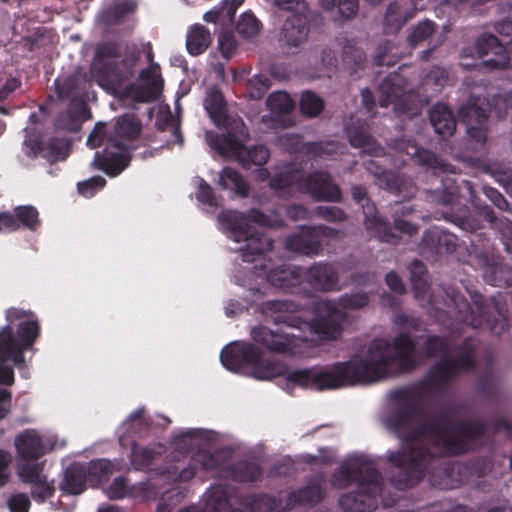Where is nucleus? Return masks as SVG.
Masks as SVG:
<instances>
[{
  "instance_id": "49530a36",
  "label": "nucleus",
  "mask_w": 512,
  "mask_h": 512,
  "mask_svg": "<svg viewBox=\"0 0 512 512\" xmlns=\"http://www.w3.org/2000/svg\"><path fill=\"white\" fill-rule=\"evenodd\" d=\"M410 281L417 298H424L428 292L429 284L427 282V268L425 264L418 259H414L409 264Z\"/></svg>"
},
{
  "instance_id": "052dcab7",
  "label": "nucleus",
  "mask_w": 512,
  "mask_h": 512,
  "mask_svg": "<svg viewBox=\"0 0 512 512\" xmlns=\"http://www.w3.org/2000/svg\"><path fill=\"white\" fill-rule=\"evenodd\" d=\"M369 297L366 292L345 293L339 296L338 305L343 309L359 310L367 306Z\"/></svg>"
},
{
  "instance_id": "e2e57ef3",
  "label": "nucleus",
  "mask_w": 512,
  "mask_h": 512,
  "mask_svg": "<svg viewBox=\"0 0 512 512\" xmlns=\"http://www.w3.org/2000/svg\"><path fill=\"white\" fill-rule=\"evenodd\" d=\"M106 185V179L102 176H93L77 184V190L80 195L91 198Z\"/></svg>"
},
{
  "instance_id": "3c124183",
  "label": "nucleus",
  "mask_w": 512,
  "mask_h": 512,
  "mask_svg": "<svg viewBox=\"0 0 512 512\" xmlns=\"http://www.w3.org/2000/svg\"><path fill=\"white\" fill-rule=\"evenodd\" d=\"M261 26V22L256 16L247 11L240 16L236 24V31L243 38H252L260 32Z\"/></svg>"
},
{
  "instance_id": "79ce46f5",
  "label": "nucleus",
  "mask_w": 512,
  "mask_h": 512,
  "mask_svg": "<svg viewBox=\"0 0 512 512\" xmlns=\"http://www.w3.org/2000/svg\"><path fill=\"white\" fill-rule=\"evenodd\" d=\"M419 355L424 358L445 357L451 353V346L446 337L440 335H428L419 348Z\"/></svg>"
},
{
  "instance_id": "2f4dec72",
  "label": "nucleus",
  "mask_w": 512,
  "mask_h": 512,
  "mask_svg": "<svg viewBox=\"0 0 512 512\" xmlns=\"http://www.w3.org/2000/svg\"><path fill=\"white\" fill-rule=\"evenodd\" d=\"M163 453V446L161 444L152 446H143L136 441H132L130 462L135 470L146 471L154 464L157 458H160Z\"/></svg>"
},
{
  "instance_id": "dca6fc26",
  "label": "nucleus",
  "mask_w": 512,
  "mask_h": 512,
  "mask_svg": "<svg viewBox=\"0 0 512 512\" xmlns=\"http://www.w3.org/2000/svg\"><path fill=\"white\" fill-rule=\"evenodd\" d=\"M24 153L30 158L41 156L49 163L65 160L70 152V142L65 138L52 137L44 142L37 136L24 140Z\"/></svg>"
},
{
  "instance_id": "5701e85b",
  "label": "nucleus",
  "mask_w": 512,
  "mask_h": 512,
  "mask_svg": "<svg viewBox=\"0 0 512 512\" xmlns=\"http://www.w3.org/2000/svg\"><path fill=\"white\" fill-rule=\"evenodd\" d=\"M324 483V474L311 478L305 486L288 494L285 509L291 510L296 506L311 507L320 503L326 495Z\"/></svg>"
},
{
  "instance_id": "6e6d98bb",
  "label": "nucleus",
  "mask_w": 512,
  "mask_h": 512,
  "mask_svg": "<svg viewBox=\"0 0 512 512\" xmlns=\"http://www.w3.org/2000/svg\"><path fill=\"white\" fill-rule=\"evenodd\" d=\"M436 24L431 20L419 22L408 35V43L415 47L430 38L435 32Z\"/></svg>"
},
{
  "instance_id": "72a5a7b5",
  "label": "nucleus",
  "mask_w": 512,
  "mask_h": 512,
  "mask_svg": "<svg viewBox=\"0 0 512 512\" xmlns=\"http://www.w3.org/2000/svg\"><path fill=\"white\" fill-rule=\"evenodd\" d=\"M483 277L492 286H512V267L501 258L486 259Z\"/></svg>"
},
{
  "instance_id": "4468645a",
  "label": "nucleus",
  "mask_w": 512,
  "mask_h": 512,
  "mask_svg": "<svg viewBox=\"0 0 512 512\" xmlns=\"http://www.w3.org/2000/svg\"><path fill=\"white\" fill-rule=\"evenodd\" d=\"M298 191L310 195L318 202L339 203L343 198L341 188L333 181L331 174L325 171H313L301 176Z\"/></svg>"
},
{
  "instance_id": "f03ea898",
  "label": "nucleus",
  "mask_w": 512,
  "mask_h": 512,
  "mask_svg": "<svg viewBox=\"0 0 512 512\" xmlns=\"http://www.w3.org/2000/svg\"><path fill=\"white\" fill-rule=\"evenodd\" d=\"M300 305L292 300H267L261 304L262 314L271 319L276 330L260 325L253 327L251 337L255 343L235 341L225 346L220 353L222 365L235 373L249 372L257 380H271L285 373V367L272 360L264 359V352L257 344L277 354L294 355L306 342V337L294 334L288 329L300 332L306 329L322 340H336L342 334V324L347 314L334 303H326V315L307 321L298 315Z\"/></svg>"
},
{
  "instance_id": "774afa93",
  "label": "nucleus",
  "mask_w": 512,
  "mask_h": 512,
  "mask_svg": "<svg viewBox=\"0 0 512 512\" xmlns=\"http://www.w3.org/2000/svg\"><path fill=\"white\" fill-rule=\"evenodd\" d=\"M196 199L210 207H217L218 202L214 189L204 179H199L198 190L196 193Z\"/></svg>"
},
{
  "instance_id": "ea45409f",
  "label": "nucleus",
  "mask_w": 512,
  "mask_h": 512,
  "mask_svg": "<svg viewBox=\"0 0 512 512\" xmlns=\"http://www.w3.org/2000/svg\"><path fill=\"white\" fill-rule=\"evenodd\" d=\"M219 186L224 190H232L240 197H247L249 184L243 176L231 167H224L219 174Z\"/></svg>"
},
{
  "instance_id": "0eeeda50",
  "label": "nucleus",
  "mask_w": 512,
  "mask_h": 512,
  "mask_svg": "<svg viewBox=\"0 0 512 512\" xmlns=\"http://www.w3.org/2000/svg\"><path fill=\"white\" fill-rule=\"evenodd\" d=\"M218 220L233 241L245 242L240 248L244 262H254L256 258L273 248V240L265 232L258 231L249 225L247 220L269 228H280L285 224L278 211L271 210L269 213H264L258 208L249 209L246 215L234 210H224L219 213Z\"/></svg>"
},
{
  "instance_id": "c85d7f7f",
  "label": "nucleus",
  "mask_w": 512,
  "mask_h": 512,
  "mask_svg": "<svg viewBox=\"0 0 512 512\" xmlns=\"http://www.w3.org/2000/svg\"><path fill=\"white\" fill-rule=\"evenodd\" d=\"M87 113V107L84 102L73 99L68 109L61 112L55 119L54 126L57 130L67 132H78L81 128L82 120Z\"/></svg>"
},
{
  "instance_id": "5fc2aeb1",
  "label": "nucleus",
  "mask_w": 512,
  "mask_h": 512,
  "mask_svg": "<svg viewBox=\"0 0 512 512\" xmlns=\"http://www.w3.org/2000/svg\"><path fill=\"white\" fill-rule=\"evenodd\" d=\"M270 79L265 75H255L247 81L246 92L250 99L260 100L270 88Z\"/></svg>"
},
{
  "instance_id": "c03bdc74",
  "label": "nucleus",
  "mask_w": 512,
  "mask_h": 512,
  "mask_svg": "<svg viewBox=\"0 0 512 512\" xmlns=\"http://www.w3.org/2000/svg\"><path fill=\"white\" fill-rule=\"evenodd\" d=\"M227 459L228 454L224 450H199L192 456V462L205 471L222 469Z\"/></svg>"
},
{
  "instance_id": "c9c22d12",
  "label": "nucleus",
  "mask_w": 512,
  "mask_h": 512,
  "mask_svg": "<svg viewBox=\"0 0 512 512\" xmlns=\"http://www.w3.org/2000/svg\"><path fill=\"white\" fill-rule=\"evenodd\" d=\"M405 85L404 77L397 72L391 73L384 78L378 86L380 106L387 107L390 103L396 102L404 92Z\"/></svg>"
},
{
  "instance_id": "7ed1b4c3",
  "label": "nucleus",
  "mask_w": 512,
  "mask_h": 512,
  "mask_svg": "<svg viewBox=\"0 0 512 512\" xmlns=\"http://www.w3.org/2000/svg\"><path fill=\"white\" fill-rule=\"evenodd\" d=\"M415 351L416 343L406 332L396 335L392 342L375 338L365 357L354 355L332 365L294 369L286 374V381L288 385L316 391L373 383L387 377L395 362L399 372L413 371L418 365Z\"/></svg>"
},
{
  "instance_id": "473e14b6",
  "label": "nucleus",
  "mask_w": 512,
  "mask_h": 512,
  "mask_svg": "<svg viewBox=\"0 0 512 512\" xmlns=\"http://www.w3.org/2000/svg\"><path fill=\"white\" fill-rule=\"evenodd\" d=\"M88 480L86 465L73 463L66 468L60 489L70 495L81 494L85 490Z\"/></svg>"
},
{
  "instance_id": "7c9ffc66",
  "label": "nucleus",
  "mask_w": 512,
  "mask_h": 512,
  "mask_svg": "<svg viewBox=\"0 0 512 512\" xmlns=\"http://www.w3.org/2000/svg\"><path fill=\"white\" fill-rule=\"evenodd\" d=\"M91 74L102 88L120 87L129 79L115 63L92 64Z\"/></svg>"
},
{
  "instance_id": "a878e982",
  "label": "nucleus",
  "mask_w": 512,
  "mask_h": 512,
  "mask_svg": "<svg viewBox=\"0 0 512 512\" xmlns=\"http://www.w3.org/2000/svg\"><path fill=\"white\" fill-rule=\"evenodd\" d=\"M309 25L306 16L294 13L289 16L282 28L284 42L292 47H299L307 41Z\"/></svg>"
},
{
  "instance_id": "393cba45",
  "label": "nucleus",
  "mask_w": 512,
  "mask_h": 512,
  "mask_svg": "<svg viewBox=\"0 0 512 512\" xmlns=\"http://www.w3.org/2000/svg\"><path fill=\"white\" fill-rule=\"evenodd\" d=\"M309 229H313L312 225H301L296 233L287 236L285 241L287 250L309 257L321 254L322 241Z\"/></svg>"
},
{
  "instance_id": "4be33fe9",
  "label": "nucleus",
  "mask_w": 512,
  "mask_h": 512,
  "mask_svg": "<svg viewBox=\"0 0 512 512\" xmlns=\"http://www.w3.org/2000/svg\"><path fill=\"white\" fill-rule=\"evenodd\" d=\"M344 131L351 146L361 148L362 152L371 156L379 157L383 154V148L367 132L365 121L352 116L345 123Z\"/></svg>"
},
{
  "instance_id": "603ef678",
  "label": "nucleus",
  "mask_w": 512,
  "mask_h": 512,
  "mask_svg": "<svg viewBox=\"0 0 512 512\" xmlns=\"http://www.w3.org/2000/svg\"><path fill=\"white\" fill-rule=\"evenodd\" d=\"M300 111L308 117L319 115L324 109V101L312 91H305L300 99Z\"/></svg>"
},
{
  "instance_id": "a18cd8bd",
  "label": "nucleus",
  "mask_w": 512,
  "mask_h": 512,
  "mask_svg": "<svg viewBox=\"0 0 512 512\" xmlns=\"http://www.w3.org/2000/svg\"><path fill=\"white\" fill-rule=\"evenodd\" d=\"M412 17L410 14H403L401 6L397 1L391 2L384 15V32L386 34L398 33L404 24Z\"/></svg>"
},
{
  "instance_id": "1a4fd4ad",
  "label": "nucleus",
  "mask_w": 512,
  "mask_h": 512,
  "mask_svg": "<svg viewBox=\"0 0 512 512\" xmlns=\"http://www.w3.org/2000/svg\"><path fill=\"white\" fill-rule=\"evenodd\" d=\"M248 137V129L241 119L235 120L231 131L224 134L208 132V145L220 156L237 160L242 167L250 169L252 165L262 166L270 158L269 149L263 144L247 148L243 142Z\"/></svg>"
},
{
  "instance_id": "09e8293b",
  "label": "nucleus",
  "mask_w": 512,
  "mask_h": 512,
  "mask_svg": "<svg viewBox=\"0 0 512 512\" xmlns=\"http://www.w3.org/2000/svg\"><path fill=\"white\" fill-rule=\"evenodd\" d=\"M267 107L276 114H288L295 108V102L287 92L271 93L266 99Z\"/></svg>"
},
{
  "instance_id": "9b49d317",
  "label": "nucleus",
  "mask_w": 512,
  "mask_h": 512,
  "mask_svg": "<svg viewBox=\"0 0 512 512\" xmlns=\"http://www.w3.org/2000/svg\"><path fill=\"white\" fill-rule=\"evenodd\" d=\"M492 106L497 117L504 118L507 109H512V89L503 95H495L492 103L488 101L480 105L477 102H469L459 109L460 120L465 124L469 137L477 143L483 144L487 139V121Z\"/></svg>"
},
{
  "instance_id": "cd10ccee",
  "label": "nucleus",
  "mask_w": 512,
  "mask_h": 512,
  "mask_svg": "<svg viewBox=\"0 0 512 512\" xmlns=\"http://www.w3.org/2000/svg\"><path fill=\"white\" fill-rule=\"evenodd\" d=\"M15 447L20 459L36 461L45 453L40 435L34 430H25L15 439Z\"/></svg>"
},
{
  "instance_id": "423d86ee",
  "label": "nucleus",
  "mask_w": 512,
  "mask_h": 512,
  "mask_svg": "<svg viewBox=\"0 0 512 512\" xmlns=\"http://www.w3.org/2000/svg\"><path fill=\"white\" fill-rule=\"evenodd\" d=\"M8 324L0 330V384L14 383V368L25 365L24 352L40 335V325L31 311L9 308L5 313Z\"/></svg>"
},
{
  "instance_id": "9d476101",
  "label": "nucleus",
  "mask_w": 512,
  "mask_h": 512,
  "mask_svg": "<svg viewBox=\"0 0 512 512\" xmlns=\"http://www.w3.org/2000/svg\"><path fill=\"white\" fill-rule=\"evenodd\" d=\"M352 199L362 208L366 230L382 242L397 244L400 234L412 236L418 232V226L400 218H394V226L380 216L375 204L368 196L367 188L362 184L351 187Z\"/></svg>"
},
{
  "instance_id": "37998d69",
  "label": "nucleus",
  "mask_w": 512,
  "mask_h": 512,
  "mask_svg": "<svg viewBox=\"0 0 512 512\" xmlns=\"http://www.w3.org/2000/svg\"><path fill=\"white\" fill-rule=\"evenodd\" d=\"M206 512H231L232 508L227 489L222 485L211 487L207 493L205 507Z\"/></svg>"
},
{
  "instance_id": "6ab92c4d",
  "label": "nucleus",
  "mask_w": 512,
  "mask_h": 512,
  "mask_svg": "<svg viewBox=\"0 0 512 512\" xmlns=\"http://www.w3.org/2000/svg\"><path fill=\"white\" fill-rule=\"evenodd\" d=\"M304 287L319 292H330L337 289L339 274L334 265L317 262L303 268Z\"/></svg>"
},
{
  "instance_id": "680f3d73",
  "label": "nucleus",
  "mask_w": 512,
  "mask_h": 512,
  "mask_svg": "<svg viewBox=\"0 0 512 512\" xmlns=\"http://www.w3.org/2000/svg\"><path fill=\"white\" fill-rule=\"evenodd\" d=\"M342 60L345 64L362 67L366 61V55L362 49L355 46L351 41H346L342 50Z\"/></svg>"
},
{
  "instance_id": "20e7f679",
  "label": "nucleus",
  "mask_w": 512,
  "mask_h": 512,
  "mask_svg": "<svg viewBox=\"0 0 512 512\" xmlns=\"http://www.w3.org/2000/svg\"><path fill=\"white\" fill-rule=\"evenodd\" d=\"M336 489H346L353 483L357 489L340 496L339 506L345 512H372L378 507L382 492V477L376 464L364 457L353 456L342 462L329 479Z\"/></svg>"
},
{
  "instance_id": "0e129e2a",
  "label": "nucleus",
  "mask_w": 512,
  "mask_h": 512,
  "mask_svg": "<svg viewBox=\"0 0 512 512\" xmlns=\"http://www.w3.org/2000/svg\"><path fill=\"white\" fill-rule=\"evenodd\" d=\"M314 212L319 218L332 223H341L348 218L346 212L337 206H317Z\"/></svg>"
},
{
  "instance_id": "69168bd1",
  "label": "nucleus",
  "mask_w": 512,
  "mask_h": 512,
  "mask_svg": "<svg viewBox=\"0 0 512 512\" xmlns=\"http://www.w3.org/2000/svg\"><path fill=\"white\" fill-rule=\"evenodd\" d=\"M119 56L120 50L117 44L102 43L96 47L93 64L109 63L108 59H116Z\"/></svg>"
},
{
  "instance_id": "f704fd0d",
  "label": "nucleus",
  "mask_w": 512,
  "mask_h": 512,
  "mask_svg": "<svg viewBox=\"0 0 512 512\" xmlns=\"http://www.w3.org/2000/svg\"><path fill=\"white\" fill-rule=\"evenodd\" d=\"M240 504L251 512L287 511L285 505L275 496L267 493L247 494L241 497Z\"/></svg>"
},
{
  "instance_id": "ddd939ff",
  "label": "nucleus",
  "mask_w": 512,
  "mask_h": 512,
  "mask_svg": "<svg viewBox=\"0 0 512 512\" xmlns=\"http://www.w3.org/2000/svg\"><path fill=\"white\" fill-rule=\"evenodd\" d=\"M464 192L467 193V200L477 210L479 216L489 223H493L496 219L492 208L481 202V199L476 195L473 183L469 180H462L457 184L456 180L448 175L441 178V190L437 188L436 200L443 205H452L459 197H465Z\"/></svg>"
},
{
  "instance_id": "f3484780",
  "label": "nucleus",
  "mask_w": 512,
  "mask_h": 512,
  "mask_svg": "<svg viewBox=\"0 0 512 512\" xmlns=\"http://www.w3.org/2000/svg\"><path fill=\"white\" fill-rule=\"evenodd\" d=\"M276 145L288 153L303 152L313 158H325L338 153L339 144L335 141L306 142L298 134L285 133L276 139Z\"/></svg>"
},
{
  "instance_id": "bf43d9fd",
  "label": "nucleus",
  "mask_w": 512,
  "mask_h": 512,
  "mask_svg": "<svg viewBox=\"0 0 512 512\" xmlns=\"http://www.w3.org/2000/svg\"><path fill=\"white\" fill-rule=\"evenodd\" d=\"M204 107L211 117L221 116L225 112V101L222 92L213 88L204 101Z\"/></svg>"
},
{
  "instance_id": "f8f14e48",
  "label": "nucleus",
  "mask_w": 512,
  "mask_h": 512,
  "mask_svg": "<svg viewBox=\"0 0 512 512\" xmlns=\"http://www.w3.org/2000/svg\"><path fill=\"white\" fill-rule=\"evenodd\" d=\"M258 259L262 262L255 268L265 275L271 285L285 293L309 296V289L304 287L303 267L291 265L285 261L274 266L271 259L265 258V254L256 258Z\"/></svg>"
},
{
  "instance_id": "c756f323",
  "label": "nucleus",
  "mask_w": 512,
  "mask_h": 512,
  "mask_svg": "<svg viewBox=\"0 0 512 512\" xmlns=\"http://www.w3.org/2000/svg\"><path fill=\"white\" fill-rule=\"evenodd\" d=\"M137 3L133 0H121L103 8L98 14V22L105 27L121 24L125 17L133 14Z\"/></svg>"
},
{
  "instance_id": "a19ab883",
  "label": "nucleus",
  "mask_w": 512,
  "mask_h": 512,
  "mask_svg": "<svg viewBox=\"0 0 512 512\" xmlns=\"http://www.w3.org/2000/svg\"><path fill=\"white\" fill-rule=\"evenodd\" d=\"M211 40L210 32L205 26L201 24L193 25L186 38L188 53L192 56L204 53L209 47Z\"/></svg>"
},
{
  "instance_id": "a211bd4d",
  "label": "nucleus",
  "mask_w": 512,
  "mask_h": 512,
  "mask_svg": "<svg viewBox=\"0 0 512 512\" xmlns=\"http://www.w3.org/2000/svg\"><path fill=\"white\" fill-rule=\"evenodd\" d=\"M40 226L39 211L33 205H19L12 212H0V233L15 232L20 229L35 232Z\"/></svg>"
},
{
  "instance_id": "aec40b11",
  "label": "nucleus",
  "mask_w": 512,
  "mask_h": 512,
  "mask_svg": "<svg viewBox=\"0 0 512 512\" xmlns=\"http://www.w3.org/2000/svg\"><path fill=\"white\" fill-rule=\"evenodd\" d=\"M158 69V64H153L152 67L143 69L139 76L142 83L128 87L127 92L133 101L144 103L158 99L164 85V80Z\"/></svg>"
},
{
  "instance_id": "f257e3e1",
  "label": "nucleus",
  "mask_w": 512,
  "mask_h": 512,
  "mask_svg": "<svg viewBox=\"0 0 512 512\" xmlns=\"http://www.w3.org/2000/svg\"><path fill=\"white\" fill-rule=\"evenodd\" d=\"M476 359L461 355L446 354L435 362L427 379L391 393V406L383 419L385 427L402 443L404 450L389 451L387 461L394 470L390 475L391 484L398 490L416 486L425 476L427 468L437 459L436 454L420 443L423 437L431 439L448 456H459L470 452L475 443L485 437L486 421L472 419L459 423L451 422V407L435 412L421 424L425 395L440 391L461 372L473 370Z\"/></svg>"
},
{
  "instance_id": "6e6552de",
  "label": "nucleus",
  "mask_w": 512,
  "mask_h": 512,
  "mask_svg": "<svg viewBox=\"0 0 512 512\" xmlns=\"http://www.w3.org/2000/svg\"><path fill=\"white\" fill-rule=\"evenodd\" d=\"M472 305L458 292L447 294V313L456 321L473 328H485L492 334L500 336L509 329L506 303L496 297L488 301L483 295H471Z\"/></svg>"
},
{
  "instance_id": "8fccbe9b",
  "label": "nucleus",
  "mask_w": 512,
  "mask_h": 512,
  "mask_svg": "<svg viewBox=\"0 0 512 512\" xmlns=\"http://www.w3.org/2000/svg\"><path fill=\"white\" fill-rule=\"evenodd\" d=\"M44 462H25L18 464L17 472L21 482L25 484L36 483L46 477L43 473Z\"/></svg>"
},
{
  "instance_id": "4d7b16f0",
  "label": "nucleus",
  "mask_w": 512,
  "mask_h": 512,
  "mask_svg": "<svg viewBox=\"0 0 512 512\" xmlns=\"http://www.w3.org/2000/svg\"><path fill=\"white\" fill-rule=\"evenodd\" d=\"M86 471H88L89 480L100 483L106 480L112 473V464L106 459L92 460L86 466Z\"/></svg>"
},
{
  "instance_id": "412c9836",
  "label": "nucleus",
  "mask_w": 512,
  "mask_h": 512,
  "mask_svg": "<svg viewBox=\"0 0 512 512\" xmlns=\"http://www.w3.org/2000/svg\"><path fill=\"white\" fill-rule=\"evenodd\" d=\"M475 51L489 69H504L509 64L504 44L493 34L480 35L475 43Z\"/></svg>"
},
{
  "instance_id": "864d4df0",
  "label": "nucleus",
  "mask_w": 512,
  "mask_h": 512,
  "mask_svg": "<svg viewBox=\"0 0 512 512\" xmlns=\"http://www.w3.org/2000/svg\"><path fill=\"white\" fill-rule=\"evenodd\" d=\"M452 222L467 232H476L482 228L481 220L472 216L466 205L458 209L457 213H452Z\"/></svg>"
},
{
  "instance_id": "de8ad7c7",
  "label": "nucleus",
  "mask_w": 512,
  "mask_h": 512,
  "mask_svg": "<svg viewBox=\"0 0 512 512\" xmlns=\"http://www.w3.org/2000/svg\"><path fill=\"white\" fill-rule=\"evenodd\" d=\"M299 172L294 169H284L275 172L269 179V186L276 192L289 193L293 185L298 186Z\"/></svg>"
},
{
  "instance_id": "39448f33",
  "label": "nucleus",
  "mask_w": 512,
  "mask_h": 512,
  "mask_svg": "<svg viewBox=\"0 0 512 512\" xmlns=\"http://www.w3.org/2000/svg\"><path fill=\"white\" fill-rule=\"evenodd\" d=\"M141 128V122L134 114L119 116L111 133H108L104 123H96L87 138V144L91 148H97L103 144L105 147L102 151L95 153L93 167L110 177L118 176L131 161L130 146L125 141L137 139Z\"/></svg>"
},
{
  "instance_id": "b1692460",
  "label": "nucleus",
  "mask_w": 512,
  "mask_h": 512,
  "mask_svg": "<svg viewBox=\"0 0 512 512\" xmlns=\"http://www.w3.org/2000/svg\"><path fill=\"white\" fill-rule=\"evenodd\" d=\"M456 246L457 237L454 234L434 227L424 232L419 249L423 256H427V254L440 255L454 252Z\"/></svg>"
},
{
  "instance_id": "2eb2a0df",
  "label": "nucleus",
  "mask_w": 512,
  "mask_h": 512,
  "mask_svg": "<svg viewBox=\"0 0 512 512\" xmlns=\"http://www.w3.org/2000/svg\"><path fill=\"white\" fill-rule=\"evenodd\" d=\"M393 147L399 152L415 158L419 165L432 170L435 175L439 173H455L453 165L437 156L434 152L420 148L412 138L402 137L395 139Z\"/></svg>"
},
{
  "instance_id": "4c0bfd02",
  "label": "nucleus",
  "mask_w": 512,
  "mask_h": 512,
  "mask_svg": "<svg viewBox=\"0 0 512 512\" xmlns=\"http://www.w3.org/2000/svg\"><path fill=\"white\" fill-rule=\"evenodd\" d=\"M152 418L146 414L144 407L136 409L123 422L125 434L130 437L144 438L149 435Z\"/></svg>"
},
{
  "instance_id": "58836bf2",
  "label": "nucleus",
  "mask_w": 512,
  "mask_h": 512,
  "mask_svg": "<svg viewBox=\"0 0 512 512\" xmlns=\"http://www.w3.org/2000/svg\"><path fill=\"white\" fill-rule=\"evenodd\" d=\"M227 472L239 483H254L260 481L263 476V469L258 463L246 460L229 465Z\"/></svg>"
},
{
  "instance_id": "13d9d810",
  "label": "nucleus",
  "mask_w": 512,
  "mask_h": 512,
  "mask_svg": "<svg viewBox=\"0 0 512 512\" xmlns=\"http://www.w3.org/2000/svg\"><path fill=\"white\" fill-rule=\"evenodd\" d=\"M55 493L54 481H49L47 476L36 483L30 484L31 497L37 503H44L53 497Z\"/></svg>"
},
{
  "instance_id": "bb28decb",
  "label": "nucleus",
  "mask_w": 512,
  "mask_h": 512,
  "mask_svg": "<svg viewBox=\"0 0 512 512\" xmlns=\"http://www.w3.org/2000/svg\"><path fill=\"white\" fill-rule=\"evenodd\" d=\"M430 124L434 132L443 138L450 137L456 130V118L452 109L444 103H436L429 110Z\"/></svg>"
},
{
  "instance_id": "e433bc0d",
  "label": "nucleus",
  "mask_w": 512,
  "mask_h": 512,
  "mask_svg": "<svg viewBox=\"0 0 512 512\" xmlns=\"http://www.w3.org/2000/svg\"><path fill=\"white\" fill-rule=\"evenodd\" d=\"M365 169L379 180V185L389 191L400 192L401 178L392 170L386 168L379 159H369Z\"/></svg>"
},
{
  "instance_id": "338daca9",
  "label": "nucleus",
  "mask_w": 512,
  "mask_h": 512,
  "mask_svg": "<svg viewBox=\"0 0 512 512\" xmlns=\"http://www.w3.org/2000/svg\"><path fill=\"white\" fill-rule=\"evenodd\" d=\"M448 73L440 67H433L424 77V84L431 86L434 91L440 92L446 85Z\"/></svg>"
}]
</instances>
